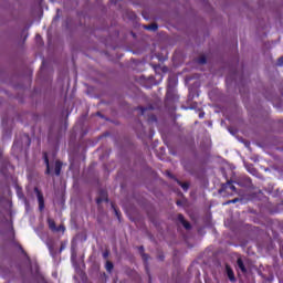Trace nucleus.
Here are the masks:
<instances>
[{
	"instance_id": "obj_4",
	"label": "nucleus",
	"mask_w": 283,
	"mask_h": 283,
	"mask_svg": "<svg viewBox=\"0 0 283 283\" xmlns=\"http://www.w3.org/2000/svg\"><path fill=\"white\" fill-rule=\"evenodd\" d=\"M43 159L46 165L45 174H46V176H50V174H52V167L50 166V159L48 158V153L43 154Z\"/></svg>"
},
{
	"instance_id": "obj_29",
	"label": "nucleus",
	"mask_w": 283,
	"mask_h": 283,
	"mask_svg": "<svg viewBox=\"0 0 283 283\" xmlns=\"http://www.w3.org/2000/svg\"><path fill=\"white\" fill-rule=\"evenodd\" d=\"M184 167H185L186 171H189V169L187 168V166H184Z\"/></svg>"
},
{
	"instance_id": "obj_17",
	"label": "nucleus",
	"mask_w": 283,
	"mask_h": 283,
	"mask_svg": "<svg viewBox=\"0 0 283 283\" xmlns=\"http://www.w3.org/2000/svg\"><path fill=\"white\" fill-rule=\"evenodd\" d=\"M48 249L52 255V258H54L56 255V252H54V247L50 243H48Z\"/></svg>"
},
{
	"instance_id": "obj_22",
	"label": "nucleus",
	"mask_w": 283,
	"mask_h": 283,
	"mask_svg": "<svg viewBox=\"0 0 283 283\" xmlns=\"http://www.w3.org/2000/svg\"><path fill=\"white\" fill-rule=\"evenodd\" d=\"M177 220H179V222H180L181 224H182L184 222H186L185 216H182V214H178Z\"/></svg>"
},
{
	"instance_id": "obj_32",
	"label": "nucleus",
	"mask_w": 283,
	"mask_h": 283,
	"mask_svg": "<svg viewBox=\"0 0 283 283\" xmlns=\"http://www.w3.org/2000/svg\"><path fill=\"white\" fill-rule=\"evenodd\" d=\"M104 258H107V253H104Z\"/></svg>"
},
{
	"instance_id": "obj_1",
	"label": "nucleus",
	"mask_w": 283,
	"mask_h": 283,
	"mask_svg": "<svg viewBox=\"0 0 283 283\" xmlns=\"http://www.w3.org/2000/svg\"><path fill=\"white\" fill-rule=\"evenodd\" d=\"M0 187V222L12 220V199H10V188L6 187L4 192Z\"/></svg>"
},
{
	"instance_id": "obj_27",
	"label": "nucleus",
	"mask_w": 283,
	"mask_h": 283,
	"mask_svg": "<svg viewBox=\"0 0 283 283\" xmlns=\"http://www.w3.org/2000/svg\"><path fill=\"white\" fill-rule=\"evenodd\" d=\"M199 118H205V113H199Z\"/></svg>"
},
{
	"instance_id": "obj_21",
	"label": "nucleus",
	"mask_w": 283,
	"mask_h": 283,
	"mask_svg": "<svg viewBox=\"0 0 283 283\" xmlns=\"http://www.w3.org/2000/svg\"><path fill=\"white\" fill-rule=\"evenodd\" d=\"M181 224H182V227H185V229H187V230L191 229V223H190V222L184 221Z\"/></svg>"
},
{
	"instance_id": "obj_28",
	"label": "nucleus",
	"mask_w": 283,
	"mask_h": 283,
	"mask_svg": "<svg viewBox=\"0 0 283 283\" xmlns=\"http://www.w3.org/2000/svg\"><path fill=\"white\" fill-rule=\"evenodd\" d=\"M114 211H115V214L117 216V218L119 219L120 217H119V214H118V210H116V209L114 208Z\"/></svg>"
},
{
	"instance_id": "obj_8",
	"label": "nucleus",
	"mask_w": 283,
	"mask_h": 283,
	"mask_svg": "<svg viewBox=\"0 0 283 283\" xmlns=\"http://www.w3.org/2000/svg\"><path fill=\"white\" fill-rule=\"evenodd\" d=\"M237 266L240 269L241 273H247V266H244L242 259L237 260Z\"/></svg>"
},
{
	"instance_id": "obj_20",
	"label": "nucleus",
	"mask_w": 283,
	"mask_h": 283,
	"mask_svg": "<svg viewBox=\"0 0 283 283\" xmlns=\"http://www.w3.org/2000/svg\"><path fill=\"white\" fill-rule=\"evenodd\" d=\"M198 63H200V65H205V63H207V57L205 56L199 57Z\"/></svg>"
},
{
	"instance_id": "obj_9",
	"label": "nucleus",
	"mask_w": 283,
	"mask_h": 283,
	"mask_svg": "<svg viewBox=\"0 0 283 283\" xmlns=\"http://www.w3.org/2000/svg\"><path fill=\"white\" fill-rule=\"evenodd\" d=\"M177 185H179V187H181V189H184V191H189V182H182L178 179H175Z\"/></svg>"
},
{
	"instance_id": "obj_11",
	"label": "nucleus",
	"mask_w": 283,
	"mask_h": 283,
	"mask_svg": "<svg viewBox=\"0 0 283 283\" xmlns=\"http://www.w3.org/2000/svg\"><path fill=\"white\" fill-rule=\"evenodd\" d=\"M48 224H49V229H51V231H56V223L54 222L53 219H48Z\"/></svg>"
},
{
	"instance_id": "obj_12",
	"label": "nucleus",
	"mask_w": 283,
	"mask_h": 283,
	"mask_svg": "<svg viewBox=\"0 0 283 283\" xmlns=\"http://www.w3.org/2000/svg\"><path fill=\"white\" fill-rule=\"evenodd\" d=\"M139 251L142 253V258L144 260V262H147V260H149V255H147L146 253H144L145 248L144 247H139Z\"/></svg>"
},
{
	"instance_id": "obj_31",
	"label": "nucleus",
	"mask_w": 283,
	"mask_h": 283,
	"mask_svg": "<svg viewBox=\"0 0 283 283\" xmlns=\"http://www.w3.org/2000/svg\"><path fill=\"white\" fill-rule=\"evenodd\" d=\"M153 120H156V116H153Z\"/></svg>"
},
{
	"instance_id": "obj_16",
	"label": "nucleus",
	"mask_w": 283,
	"mask_h": 283,
	"mask_svg": "<svg viewBox=\"0 0 283 283\" xmlns=\"http://www.w3.org/2000/svg\"><path fill=\"white\" fill-rule=\"evenodd\" d=\"M224 189H231V191H235V186H233L231 184V181H228L226 185H224Z\"/></svg>"
},
{
	"instance_id": "obj_5",
	"label": "nucleus",
	"mask_w": 283,
	"mask_h": 283,
	"mask_svg": "<svg viewBox=\"0 0 283 283\" xmlns=\"http://www.w3.org/2000/svg\"><path fill=\"white\" fill-rule=\"evenodd\" d=\"M226 273L230 282H235V274L233 273V270L231 269V266L226 265Z\"/></svg>"
},
{
	"instance_id": "obj_34",
	"label": "nucleus",
	"mask_w": 283,
	"mask_h": 283,
	"mask_svg": "<svg viewBox=\"0 0 283 283\" xmlns=\"http://www.w3.org/2000/svg\"><path fill=\"white\" fill-rule=\"evenodd\" d=\"M1 156H2V151L0 150V158H1Z\"/></svg>"
},
{
	"instance_id": "obj_30",
	"label": "nucleus",
	"mask_w": 283,
	"mask_h": 283,
	"mask_svg": "<svg viewBox=\"0 0 283 283\" xmlns=\"http://www.w3.org/2000/svg\"><path fill=\"white\" fill-rule=\"evenodd\" d=\"M169 85H171V78H169Z\"/></svg>"
},
{
	"instance_id": "obj_36",
	"label": "nucleus",
	"mask_w": 283,
	"mask_h": 283,
	"mask_svg": "<svg viewBox=\"0 0 283 283\" xmlns=\"http://www.w3.org/2000/svg\"><path fill=\"white\" fill-rule=\"evenodd\" d=\"M41 35H36V38L39 39Z\"/></svg>"
},
{
	"instance_id": "obj_13",
	"label": "nucleus",
	"mask_w": 283,
	"mask_h": 283,
	"mask_svg": "<svg viewBox=\"0 0 283 283\" xmlns=\"http://www.w3.org/2000/svg\"><path fill=\"white\" fill-rule=\"evenodd\" d=\"M146 30H151V32H156L158 30V24L153 23L150 25L145 27Z\"/></svg>"
},
{
	"instance_id": "obj_10",
	"label": "nucleus",
	"mask_w": 283,
	"mask_h": 283,
	"mask_svg": "<svg viewBox=\"0 0 283 283\" xmlns=\"http://www.w3.org/2000/svg\"><path fill=\"white\" fill-rule=\"evenodd\" d=\"M14 189H15V191H17L18 198H19L20 200L23 199L24 196H23V190L21 189V187H19V185H15V186H14Z\"/></svg>"
},
{
	"instance_id": "obj_7",
	"label": "nucleus",
	"mask_w": 283,
	"mask_h": 283,
	"mask_svg": "<svg viewBox=\"0 0 283 283\" xmlns=\"http://www.w3.org/2000/svg\"><path fill=\"white\" fill-rule=\"evenodd\" d=\"M61 169H63V163L56 160L54 164V174L55 176H61Z\"/></svg>"
},
{
	"instance_id": "obj_6",
	"label": "nucleus",
	"mask_w": 283,
	"mask_h": 283,
	"mask_svg": "<svg viewBox=\"0 0 283 283\" xmlns=\"http://www.w3.org/2000/svg\"><path fill=\"white\" fill-rule=\"evenodd\" d=\"M96 202H97V205H101V202H108L107 192L101 191L99 197L96 199Z\"/></svg>"
},
{
	"instance_id": "obj_23",
	"label": "nucleus",
	"mask_w": 283,
	"mask_h": 283,
	"mask_svg": "<svg viewBox=\"0 0 283 283\" xmlns=\"http://www.w3.org/2000/svg\"><path fill=\"white\" fill-rule=\"evenodd\" d=\"M235 202H238V199L229 200V201H227L226 205H235Z\"/></svg>"
},
{
	"instance_id": "obj_26",
	"label": "nucleus",
	"mask_w": 283,
	"mask_h": 283,
	"mask_svg": "<svg viewBox=\"0 0 283 283\" xmlns=\"http://www.w3.org/2000/svg\"><path fill=\"white\" fill-rule=\"evenodd\" d=\"M24 138L28 140V145H30V136L25 135Z\"/></svg>"
},
{
	"instance_id": "obj_35",
	"label": "nucleus",
	"mask_w": 283,
	"mask_h": 283,
	"mask_svg": "<svg viewBox=\"0 0 283 283\" xmlns=\"http://www.w3.org/2000/svg\"><path fill=\"white\" fill-rule=\"evenodd\" d=\"M160 260H163L164 258L163 256H159Z\"/></svg>"
},
{
	"instance_id": "obj_18",
	"label": "nucleus",
	"mask_w": 283,
	"mask_h": 283,
	"mask_svg": "<svg viewBox=\"0 0 283 283\" xmlns=\"http://www.w3.org/2000/svg\"><path fill=\"white\" fill-rule=\"evenodd\" d=\"M66 248H67V242H62L59 253H63V251H65Z\"/></svg>"
},
{
	"instance_id": "obj_3",
	"label": "nucleus",
	"mask_w": 283,
	"mask_h": 283,
	"mask_svg": "<svg viewBox=\"0 0 283 283\" xmlns=\"http://www.w3.org/2000/svg\"><path fill=\"white\" fill-rule=\"evenodd\" d=\"M34 193L38 198L39 209L40 211H43V209H45V199L43 198V192H41L39 188H34Z\"/></svg>"
},
{
	"instance_id": "obj_19",
	"label": "nucleus",
	"mask_w": 283,
	"mask_h": 283,
	"mask_svg": "<svg viewBox=\"0 0 283 283\" xmlns=\"http://www.w3.org/2000/svg\"><path fill=\"white\" fill-rule=\"evenodd\" d=\"M17 247H18V249H20L21 253H22L23 255H25V258H27L28 260H30V256H28V253H25V250H23V248H22L20 244H18Z\"/></svg>"
},
{
	"instance_id": "obj_14",
	"label": "nucleus",
	"mask_w": 283,
	"mask_h": 283,
	"mask_svg": "<svg viewBox=\"0 0 283 283\" xmlns=\"http://www.w3.org/2000/svg\"><path fill=\"white\" fill-rule=\"evenodd\" d=\"M106 271H108V273H112L113 269H114V264L109 261L106 262Z\"/></svg>"
},
{
	"instance_id": "obj_2",
	"label": "nucleus",
	"mask_w": 283,
	"mask_h": 283,
	"mask_svg": "<svg viewBox=\"0 0 283 283\" xmlns=\"http://www.w3.org/2000/svg\"><path fill=\"white\" fill-rule=\"evenodd\" d=\"M12 154L13 156H15V158H21V154H25V151H23V145L21 144V142L15 140L13 143Z\"/></svg>"
},
{
	"instance_id": "obj_25",
	"label": "nucleus",
	"mask_w": 283,
	"mask_h": 283,
	"mask_svg": "<svg viewBox=\"0 0 283 283\" xmlns=\"http://www.w3.org/2000/svg\"><path fill=\"white\" fill-rule=\"evenodd\" d=\"M55 231H65V227H63V226H60L59 228H56V230Z\"/></svg>"
},
{
	"instance_id": "obj_33",
	"label": "nucleus",
	"mask_w": 283,
	"mask_h": 283,
	"mask_svg": "<svg viewBox=\"0 0 283 283\" xmlns=\"http://www.w3.org/2000/svg\"><path fill=\"white\" fill-rule=\"evenodd\" d=\"M74 258H75V255H74V254H72V260H74Z\"/></svg>"
},
{
	"instance_id": "obj_15",
	"label": "nucleus",
	"mask_w": 283,
	"mask_h": 283,
	"mask_svg": "<svg viewBox=\"0 0 283 283\" xmlns=\"http://www.w3.org/2000/svg\"><path fill=\"white\" fill-rule=\"evenodd\" d=\"M142 116H147L151 108L139 107Z\"/></svg>"
},
{
	"instance_id": "obj_24",
	"label": "nucleus",
	"mask_w": 283,
	"mask_h": 283,
	"mask_svg": "<svg viewBox=\"0 0 283 283\" xmlns=\"http://www.w3.org/2000/svg\"><path fill=\"white\" fill-rule=\"evenodd\" d=\"M33 270H34L35 275H38V273H39V265L35 264V265L33 266Z\"/></svg>"
}]
</instances>
